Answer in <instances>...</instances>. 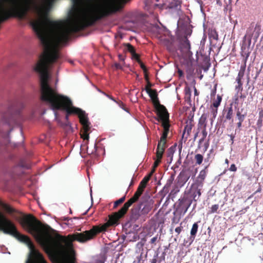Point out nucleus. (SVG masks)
<instances>
[{
  "mask_svg": "<svg viewBox=\"0 0 263 263\" xmlns=\"http://www.w3.org/2000/svg\"><path fill=\"white\" fill-rule=\"evenodd\" d=\"M110 14H76L65 24L53 21L49 18H40L33 22V29L44 48L38 62L34 68L40 74L41 99L53 110L66 111L65 123L57 118L58 124L62 126H69V116L77 115L78 117L83 110L72 105L71 100L58 93L56 88L49 83L48 69L51 65L59 58L58 49L67 43L71 34L93 25L96 22Z\"/></svg>",
  "mask_w": 263,
  "mask_h": 263,
  "instance_id": "nucleus-1",
  "label": "nucleus"
},
{
  "mask_svg": "<svg viewBox=\"0 0 263 263\" xmlns=\"http://www.w3.org/2000/svg\"><path fill=\"white\" fill-rule=\"evenodd\" d=\"M137 201L132 197L126 202L117 212L109 216L108 221L100 226H95L88 231L76 233L73 235L63 236L57 234L45 237L50 227L43 224L31 214H29V233L44 248L46 253L55 263H76V258L70 252L72 249V241L85 242L93 239L99 233L106 231L107 228L118 223L119 220L126 213L128 208Z\"/></svg>",
  "mask_w": 263,
  "mask_h": 263,
  "instance_id": "nucleus-2",
  "label": "nucleus"
},
{
  "mask_svg": "<svg viewBox=\"0 0 263 263\" xmlns=\"http://www.w3.org/2000/svg\"><path fill=\"white\" fill-rule=\"evenodd\" d=\"M20 112V110L16 109L14 106L10 107L7 112L3 115L1 123L8 127L13 124H17L21 119Z\"/></svg>",
  "mask_w": 263,
  "mask_h": 263,
  "instance_id": "nucleus-3",
  "label": "nucleus"
},
{
  "mask_svg": "<svg viewBox=\"0 0 263 263\" xmlns=\"http://www.w3.org/2000/svg\"><path fill=\"white\" fill-rule=\"evenodd\" d=\"M11 236H13L19 241L26 243L30 250L31 253L33 254L37 251L35 249V247L31 241L30 238L25 235L21 234L17 230V228L15 224L13 223L12 227L11 228Z\"/></svg>",
  "mask_w": 263,
  "mask_h": 263,
  "instance_id": "nucleus-4",
  "label": "nucleus"
},
{
  "mask_svg": "<svg viewBox=\"0 0 263 263\" xmlns=\"http://www.w3.org/2000/svg\"><path fill=\"white\" fill-rule=\"evenodd\" d=\"M79 118L80 123L82 125V129L81 130V137L84 140H88L89 137V133L90 129V123L88 121L87 115L85 111H82Z\"/></svg>",
  "mask_w": 263,
  "mask_h": 263,
  "instance_id": "nucleus-5",
  "label": "nucleus"
},
{
  "mask_svg": "<svg viewBox=\"0 0 263 263\" xmlns=\"http://www.w3.org/2000/svg\"><path fill=\"white\" fill-rule=\"evenodd\" d=\"M13 222L0 211V231L8 235L11 234Z\"/></svg>",
  "mask_w": 263,
  "mask_h": 263,
  "instance_id": "nucleus-6",
  "label": "nucleus"
},
{
  "mask_svg": "<svg viewBox=\"0 0 263 263\" xmlns=\"http://www.w3.org/2000/svg\"><path fill=\"white\" fill-rule=\"evenodd\" d=\"M251 35L248 34H246L243 37L241 47V54L242 57L245 58V61L247 60L251 53Z\"/></svg>",
  "mask_w": 263,
  "mask_h": 263,
  "instance_id": "nucleus-7",
  "label": "nucleus"
},
{
  "mask_svg": "<svg viewBox=\"0 0 263 263\" xmlns=\"http://www.w3.org/2000/svg\"><path fill=\"white\" fill-rule=\"evenodd\" d=\"M28 167V164L26 161L23 159L21 160L18 163L12 168L11 172L12 177L15 179L17 177L20 176L23 173V169Z\"/></svg>",
  "mask_w": 263,
  "mask_h": 263,
  "instance_id": "nucleus-8",
  "label": "nucleus"
},
{
  "mask_svg": "<svg viewBox=\"0 0 263 263\" xmlns=\"http://www.w3.org/2000/svg\"><path fill=\"white\" fill-rule=\"evenodd\" d=\"M180 49L184 55L189 58L192 56L191 51V45L189 40L186 36H184L180 43Z\"/></svg>",
  "mask_w": 263,
  "mask_h": 263,
  "instance_id": "nucleus-9",
  "label": "nucleus"
},
{
  "mask_svg": "<svg viewBox=\"0 0 263 263\" xmlns=\"http://www.w3.org/2000/svg\"><path fill=\"white\" fill-rule=\"evenodd\" d=\"M154 201L152 199H148L145 200L141 201L139 203V205L141 206V213L145 216L146 215L153 209Z\"/></svg>",
  "mask_w": 263,
  "mask_h": 263,
  "instance_id": "nucleus-10",
  "label": "nucleus"
},
{
  "mask_svg": "<svg viewBox=\"0 0 263 263\" xmlns=\"http://www.w3.org/2000/svg\"><path fill=\"white\" fill-rule=\"evenodd\" d=\"M151 99L158 117L168 112L166 107L160 103L158 97Z\"/></svg>",
  "mask_w": 263,
  "mask_h": 263,
  "instance_id": "nucleus-11",
  "label": "nucleus"
},
{
  "mask_svg": "<svg viewBox=\"0 0 263 263\" xmlns=\"http://www.w3.org/2000/svg\"><path fill=\"white\" fill-rule=\"evenodd\" d=\"M164 115V117L163 116V115L158 116V117L162 121V125L163 127V133L168 134L170 126L169 123V114L168 112H167L166 114V115L165 114Z\"/></svg>",
  "mask_w": 263,
  "mask_h": 263,
  "instance_id": "nucleus-12",
  "label": "nucleus"
},
{
  "mask_svg": "<svg viewBox=\"0 0 263 263\" xmlns=\"http://www.w3.org/2000/svg\"><path fill=\"white\" fill-rule=\"evenodd\" d=\"M191 203L192 200L190 201L188 205H184L183 200L180 201L178 205L174 211V214H180L182 217L185 214Z\"/></svg>",
  "mask_w": 263,
  "mask_h": 263,
  "instance_id": "nucleus-13",
  "label": "nucleus"
},
{
  "mask_svg": "<svg viewBox=\"0 0 263 263\" xmlns=\"http://www.w3.org/2000/svg\"><path fill=\"white\" fill-rule=\"evenodd\" d=\"M141 206L137 204L134 206L131 211L132 219L135 221L138 220L141 217H144V215L141 213Z\"/></svg>",
  "mask_w": 263,
  "mask_h": 263,
  "instance_id": "nucleus-14",
  "label": "nucleus"
},
{
  "mask_svg": "<svg viewBox=\"0 0 263 263\" xmlns=\"http://www.w3.org/2000/svg\"><path fill=\"white\" fill-rule=\"evenodd\" d=\"M233 114L232 104H231L230 106L224 108L222 111L223 116L225 118L224 121L231 120L233 122Z\"/></svg>",
  "mask_w": 263,
  "mask_h": 263,
  "instance_id": "nucleus-15",
  "label": "nucleus"
},
{
  "mask_svg": "<svg viewBox=\"0 0 263 263\" xmlns=\"http://www.w3.org/2000/svg\"><path fill=\"white\" fill-rule=\"evenodd\" d=\"M201 194L200 189L194 186H192L189 192V197L192 198L191 200L195 202L199 199Z\"/></svg>",
  "mask_w": 263,
  "mask_h": 263,
  "instance_id": "nucleus-16",
  "label": "nucleus"
},
{
  "mask_svg": "<svg viewBox=\"0 0 263 263\" xmlns=\"http://www.w3.org/2000/svg\"><path fill=\"white\" fill-rule=\"evenodd\" d=\"M193 126L194 125L192 121L187 122L186 125L185 126L182 136V140H184V142L187 140L190 136Z\"/></svg>",
  "mask_w": 263,
  "mask_h": 263,
  "instance_id": "nucleus-17",
  "label": "nucleus"
},
{
  "mask_svg": "<svg viewBox=\"0 0 263 263\" xmlns=\"http://www.w3.org/2000/svg\"><path fill=\"white\" fill-rule=\"evenodd\" d=\"M0 207H1L4 211L8 214H11L16 212V210L11 207L9 204L3 201L0 199Z\"/></svg>",
  "mask_w": 263,
  "mask_h": 263,
  "instance_id": "nucleus-18",
  "label": "nucleus"
},
{
  "mask_svg": "<svg viewBox=\"0 0 263 263\" xmlns=\"http://www.w3.org/2000/svg\"><path fill=\"white\" fill-rule=\"evenodd\" d=\"M149 179L150 176H145L140 182L137 190L143 193Z\"/></svg>",
  "mask_w": 263,
  "mask_h": 263,
  "instance_id": "nucleus-19",
  "label": "nucleus"
},
{
  "mask_svg": "<svg viewBox=\"0 0 263 263\" xmlns=\"http://www.w3.org/2000/svg\"><path fill=\"white\" fill-rule=\"evenodd\" d=\"M181 2L180 0H173L170 5L169 8L176 10H179L181 8Z\"/></svg>",
  "mask_w": 263,
  "mask_h": 263,
  "instance_id": "nucleus-20",
  "label": "nucleus"
},
{
  "mask_svg": "<svg viewBox=\"0 0 263 263\" xmlns=\"http://www.w3.org/2000/svg\"><path fill=\"white\" fill-rule=\"evenodd\" d=\"M166 143H160V141H158V143L157 147L156 149V155H158L159 152L161 153V156H163L164 152L166 148Z\"/></svg>",
  "mask_w": 263,
  "mask_h": 263,
  "instance_id": "nucleus-21",
  "label": "nucleus"
},
{
  "mask_svg": "<svg viewBox=\"0 0 263 263\" xmlns=\"http://www.w3.org/2000/svg\"><path fill=\"white\" fill-rule=\"evenodd\" d=\"M173 179L172 178H170L167 180L166 184H165L164 186L162 189V191L163 193H164L165 194H167L168 193L170 190V187L173 184Z\"/></svg>",
  "mask_w": 263,
  "mask_h": 263,
  "instance_id": "nucleus-22",
  "label": "nucleus"
},
{
  "mask_svg": "<svg viewBox=\"0 0 263 263\" xmlns=\"http://www.w3.org/2000/svg\"><path fill=\"white\" fill-rule=\"evenodd\" d=\"M246 70V64L244 65H241L238 73V76L236 78V81H241L242 79L243 78L245 72Z\"/></svg>",
  "mask_w": 263,
  "mask_h": 263,
  "instance_id": "nucleus-23",
  "label": "nucleus"
},
{
  "mask_svg": "<svg viewBox=\"0 0 263 263\" xmlns=\"http://www.w3.org/2000/svg\"><path fill=\"white\" fill-rule=\"evenodd\" d=\"M145 89L146 92L148 94L151 99H153L158 97V93L156 90L152 89L148 87H145Z\"/></svg>",
  "mask_w": 263,
  "mask_h": 263,
  "instance_id": "nucleus-24",
  "label": "nucleus"
},
{
  "mask_svg": "<svg viewBox=\"0 0 263 263\" xmlns=\"http://www.w3.org/2000/svg\"><path fill=\"white\" fill-rule=\"evenodd\" d=\"M198 229V224L197 222L194 223L193 224L192 228L191 230V238H193L192 241L195 239Z\"/></svg>",
  "mask_w": 263,
  "mask_h": 263,
  "instance_id": "nucleus-25",
  "label": "nucleus"
},
{
  "mask_svg": "<svg viewBox=\"0 0 263 263\" xmlns=\"http://www.w3.org/2000/svg\"><path fill=\"white\" fill-rule=\"evenodd\" d=\"M209 164L208 165L205 167V168L204 170H201L198 176V179L199 181H200L201 182L203 181V180L205 179L206 176V171H205L206 169L208 168L209 167Z\"/></svg>",
  "mask_w": 263,
  "mask_h": 263,
  "instance_id": "nucleus-26",
  "label": "nucleus"
},
{
  "mask_svg": "<svg viewBox=\"0 0 263 263\" xmlns=\"http://www.w3.org/2000/svg\"><path fill=\"white\" fill-rule=\"evenodd\" d=\"M243 109H241L240 111L239 109L236 111V118L238 120V121H239L240 122H243L245 117L247 116V113L245 112V114H242V111Z\"/></svg>",
  "mask_w": 263,
  "mask_h": 263,
  "instance_id": "nucleus-27",
  "label": "nucleus"
},
{
  "mask_svg": "<svg viewBox=\"0 0 263 263\" xmlns=\"http://www.w3.org/2000/svg\"><path fill=\"white\" fill-rule=\"evenodd\" d=\"M203 156L200 154H196L194 156L196 165H201L203 161Z\"/></svg>",
  "mask_w": 263,
  "mask_h": 263,
  "instance_id": "nucleus-28",
  "label": "nucleus"
},
{
  "mask_svg": "<svg viewBox=\"0 0 263 263\" xmlns=\"http://www.w3.org/2000/svg\"><path fill=\"white\" fill-rule=\"evenodd\" d=\"M33 255L38 258L37 263H48L47 261L45 259L43 255L38 251L34 253ZM27 263H29L28 261L27 262Z\"/></svg>",
  "mask_w": 263,
  "mask_h": 263,
  "instance_id": "nucleus-29",
  "label": "nucleus"
},
{
  "mask_svg": "<svg viewBox=\"0 0 263 263\" xmlns=\"http://www.w3.org/2000/svg\"><path fill=\"white\" fill-rule=\"evenodd\" d=\"M123 45L125 47L124 50L129 52L131 54L136 51L134 47L130 43H124Z\"/></svg>",
  "mask_w": 263,
  "mask_h": 263,
  "instance_id": "nucleus-30",
  "label": "nucleus"
},
{
  "mask_svg": "<svg viewBox=\"0 0 263 263\" xmlns=\"http://www.w3.org/2000/svg\"><path fill=\"white\" fill-rule=\"evenodd\" d=\"M207 118V115L205 114H203L199 119V124L200 125H203V128H206V121Z\"/></svg>",
  "mask_w": 263,
  "mask_h": 263,
  "instance_id": "nucleus-31",
  "label": "nucleus"
},
{
  "mask_svg": "<svg viewBox=\"0 0 263 263\" xmlns=\"http://www.w3.org/2000/svg\"><path fill=\"white\" fill-rule=\"evenodd\" d=\"M157 159L155 161L153 168H156L158 165L160 164L161 161V159L162 158V156H161V153L159 152L158 155H156Z\"/></svg>",
  "mask_w": 263,
  "mask_h": 263,
  "instance_id": "nucleus-32",
  "label": "nucleus"
},
{
  "mask_svg": "<svg viewBox=\"0 0 263 263\" xmlns=\"http://www.w3.org/2000/svg\"><path fill=\"white\" fill-rule=\"evenodd\" d=\"M222 97L219 95H217L216 99L214 101L212 105H213V107H218L220 105Z\"/></svg>",
  "mask_w": 263,
  "mask_h": 263,
  "instance_id": "nucleus-33",
  "label": "nucleus"
},
{
  "mask_svg": "<svg viewBox=\"0 0 263 263\" xmlns=\"http://www.w3.org/2000/svg\"><path fill=\"white\" fill-rule=\"evenodd\" d=\"M176 144L174 145L171 146L167 151V156L170 157L171 159L173 158V154L175 152Z\"/></svg>",
  "mask_w": 263,
  "mask_h": 263,
  "instance_id": "nucleus-34",
  "label": "nucleus"
},
{
  "mask_svg": "<svg viewBox=\"0 0 263 263\" xmlns=\"http://www.w3.org/2000/svg\"><path fill=\"white\" fill-rule=\"evenodd\" d=\"M173 215H174V216L172 219V224H174V223L177 224V223H179V222L180 221V220L182 217L180 216V214L179 215L178 214H174V212Z\"/></svg>",
  "mask_w": 263,
  "mask_h": 263,
  "instance_id": "nucleus-35",
  "label": "nucleus"
},
{
  "mask_svg": "<svg viewBox=\"0 0 263 263\" xmlns=\"http://www.w3.org/2000/svg\"><path fill=\"white\" fill-rule=\"evenodd\" d=\"M202 137L199 140V143H198V147H200V144L204 141V139H205L208 133L206 132V128H203V130H202Z\"/></svg>",
  "mask_w": 263,
  "mask_h": 263,
  "instance_id": "nucleus-36",
  "label": "nucleus"
},
{
  "mask_svg": "<svg viewBox=\"0 0 263 263\" xmlns=\"http://www.w3.org/2000/svg\"><path fill=\"white\" fill-rule=\"evenodd\" d=\"M210 37L212 38L214 40H218V34L215 29L211 30L209 33Z\"/></svg>",
  "mask_w": 263,
  "mask_h": 263,
  "instance_id": "nucleus-37",
  "label": "nucleus"
},
{
  "mask_svg": "<svg viewBox=\"0 0 263 263\" xmlns=\"http://www.w3.org/2000/svg\"><path fill=\"white\" fill-rule=\"evenodd\" d=\"M217 108L218 107H213V105H211V114L213 116L212 120H213V119H215L217 116V111H218Z\"/></svg>",
  "mask_w": 263,
  "mask_h": 263,
  "instance_id": "nucleus-38",
  "label": "nucleus"
},
{
  "mask_svg": "<svg viewBox=\"0 0 263 263\" xmlns=\"http://www.w3.org/2000/svg\"><path fill=\"white\" fill-rule=\"evenodd\" d=\"M125 199V195L120 198L119 199L116 200L114 202V208H116L120 204L123 203Z\"/></svg>",
  "mask_w": 263,
  "mask_h": 263,
  "instance_id": "nucleus-39",
  "label": "nucleus"
},
{
  "mask_svg": "<svg viewBox=\"0 0 263 263\" xmlns=\"http://www.w3.org/2000/svg\"><path fill=\"white\" fill-rule=\"evenodd\" d=\"M218 209H219L218 204L213 205L211 208V210L209 211V213L212 214V213H217V211H218Z\"/></svg>",
  "mask_w": 263,
  "mask_h": 263,
  "instance_id": "nucleus-40",
  "label": "nucleus"
},
{
  "mask_svg": "<svg viewBox=\"0 0 263 263\" xmlns=\"http://www.w3.org/2000/svg\"><path fill=\"white\" fill-rule=\"evenodd\" d=\"M167 135L168 134L163 133L159 141H160V143H166Z\"/></svg>",
  "mask_w": 263,
  "mask_h": 263,
  "instance_id": "nucleus-41",
  "label": "nucleus"
},
{
  "mask_svg": "<svg viewBox=\"0 0 263 263\" xmlns=\"http://www.w3.org/2000/svg\"><path fill=\"white\" fill-rule=\"evenodd\" d=\"M116 102L123 110L126 111L127 112L128 111V110H127V108L125 107V104L122 101H121L120 100H118V101H117Z\"/></svg>",
  "mask_w": 263,
  "mask_h": 263,
  "instance_id": "nucleus-42",
  "label": "nucleus"
},
{
  "mask_svg": "<svg viewBox=\"0 0 263 263\" xmlns=\"http://www.w3.org/2000/svg\"><path fill=\"white\" fill-rule=\"evenodd\" d=\"M142 192H140V191L137 190L136 192L135 193L134 196H133L136 200L137 201L140 197V196L142 195Z\"/></svg>",
  "mask_w": 263,
  "mask_h": 263,
  "instance_id": "nucleus-43",
  "label": "nucleus"
},
{
  "mask_svg": "<svg viewBox=\"0 0 263 263\" xmlns=\"http://www.w3.org/2000/svg\"><path fill=\"white\" fill-rule=\"evenodd\" d=\"M185 97H187L188 98H190L191 97V89L189 87H186L185 88Z\"/></svg>",
  "mask_w": 263,
  "mask_h": 263,
  "instance_id": "nucleus-44",
  "label": "nucleus"
},
{
  "mask_svg": "<svg viewBox=\"0 0 263 263\" xmlns=\"http://www.w3.org/2000/svg\"><path fill=\"white\" fill-rule=\"evenodd\" d=\"M138 63L139 64L140 67L142 69L144 73H146V72H147V69L146 66L142 63V62L141 61H139V62H138Z\"/></svg>",
  "mask_w": 263,
  "mask_h": 263,
  "instance_id": "nucleus-45",
  "label": "nucleus"
},
{
  "mask_svg": "<svg viewBox=\"0 0 263 263\" xmlns=\"http://www.w3.org/2000/svg\"><path fill=\"white\" fill-rule=\"evenodd\" d=\"M238 85L236 86L235 89H238V91H242V83L241 81H237Z\"/></svg>",
  "mask_w": 263,
  "mask_h": 263,
  "instance_id": "nucleus-46",
  "label": "nucleus"
},
{
  "mask_svg": "<svg viewBox=\"0 0 263 263\" xmlns=\"http://www.w3.org/2000/svg\"><path fill=\"white\" fill-rule=\"evenodd\" d=\"M132 59H134L137 61V62H139V61H141L139 54L136 53V51L132 54Z\"/></svg>",
  "mask_w": 263,
  "mask_h": 263,
  "instance_id": "nucleus-47",
  "label": "nucleus"
},
{
  "mask_svg": "<svg viewBox=\"0 0 263 263\" xmlns=\"http://www.w3.org/2000/svg\"><path fill=\"white\" fill-rule=\"evenodd\" d=\"M144 78H145V80L147 82V84L146 87H151L152 85H151V83L149 81V78H148V74H147V72H146V73H144Z\"/></svg>",
  "mask_w": 263,
  "mask_h": 263,
  "instance_id": "nucleus-48",
  "label": "nucleus"
},
{
  "mask_svg": "<svg viewBox=\"0 0 263 263\" xmlns=\"http://www.w3.org/2000/svg\"><path fill=\"white\" fill-rule=\"evenodd\" d=\"M182 224V222H181L180 226L179 227H177L175 230V232L177 233L178 235H179L181 233L183 229V227L181 226Z\"/></svg>",
  "mask_w": 263,
  "mask_h": 263,
  "instance_id": "nucleus-49",
  "label": "nucleus"
},
{
  "mask_svg": "<svg viewBox=\"0 0 263 263\" xmlns=\"http://www.w3.org/2000/svg\"><path fill=\"white\" fill-rule=\"evenodd\" d=\"M229 170L231 172H236L237 168L235 164H232L231 165L230 167L229 168Z\"/></svg>",
  "mask_w": 263,
  "mask_h": 263,
  "instance_id": "nucleus-50",
  "label": "nucleus"
},
{
  "mask_svg": "<svg viewBox=\"0 0 263 263\" xmlns=\"http://www.w3.org/2000/svg\"><path fill=\"white\" fill-rule=\"evenodd\" d=\"M194 71V69L192 67V64H191V67H189L186 69V72L189 74H192Z\"/></svg>",
  "mask_w": 263,
  "mask_h": 263,
  "instance_id": "nucleus-51",
  "label": "nucleus"
},
{
  "mask_svg": "<svg viewBox=\"0 0 263 263\" xmlns=\"http://www.w3.org/2000/svg\"><path fill=\"white\" fill-rule=\"evenodd\" d=\"M123 65V63L122 64L119 63H115L114 65L117 69H122Z\"/></svg>",
  "mask_w": 263,
  "mask_h": 263,
  "instance_id": "nucleus-52",
  "label": "nucleus"
},
{
  "mask_svg": "<svg viewBox=\"0 0 263 263\" xmlns=\"http://www.w3.org/2000/svg\"><path fill=\"white\" fill-rule=\"evenodd\" d=\"M152 30L154 31L157 32L159 34L160 33H159L160 28L158 25H155V26H153Z\"/></svg>",
  "mask_w": 263,
  "mask_h": 263,
  "instance_id": "nucleus-53",
  "label": "nucleus"
},
{
  "mask_svg": "<svg viewBox=\"0 0 263 263\" xmlns=\"http://www.w3.org/2000/svg\"><path fill=\"white\" fill-rule=\"evenodd\" d=\"M118 58H119V59L120 61H122V63L123 64H124V60H125V57L124 56H123V55L121 54H119L118 55Z\"/></svg>",
  "mask_w": 263,
  "mask_h": 263,
  "instance_id": "nucleus-54",
  "label": "nucleus"
},
{
  "mask_svg": "<svg viewBox=\"0 0 263 263\" xmlns=\"http://www.w3.org/2000/svg\"><path fill=\"white\" fill-rule=\"evenodd\" d=\"M216 93V85L215 86L214 88L212 90L211 93V97H214Z\"/></svg>",
  "mask_w": 263,
  "mask_h": 263,
  "instance_id": "nucleus-55",
  "label": "nucleus"
},
{
  "mask_svg": "<svg viewBox=\"0 0 263 263\" xmlns=\"http://www.w3.org/2000/svg\"><path fill=\"white\" fill-rule=\"evenodd\" d=\"M103 93L107 97H108L109 99H110V100L114 101V102H116L117 101L115 100V99L112 97L111 96L109 95H108L105 92H103Z\"/></svg>",
  "mask_w": 263,
  "mask_h": 263,
  "instance_id": "nucleus-56",
  "label": "nucleus"
},
{
  "mask_svg": "<svg viewBox=\"0 0 263 263\" xmlns=\"http://www.w3.org/2000/svg\"><path fill=\"white\" fill-rule=\"evenodd\" d=\"M151 263H157V255L155 256L151 260Z\"/></svg>",
  "mask_w": 263,
  "mask_h": 263,
  "instance_id": "nucleus-57",
  "label": "nucleus"
},
{
  "mask_svg": "<svg viewBox=\"0 0 263 263\" xmlns=\"http://www.w3.org/2000/svg\"><path fill=\"white\" fill-rule=\"evenodd\" d=\"M179 191V190L177 186H175L174 189L171 191V194H176L177 192Z\"/></svg>",
  "mask_w": 263,
  "mask_h": 263,
  "instance_id": "nucleus-58",
  "label": "nucleus"
},
{
  "mask_svg": "<svg viewBox=\"0 0 263 263\" xmlns=\"http://www.w3.org/2000/svg\"><path fill=\"white\" fill-rule=\"evenodd\" d=\"M157 240V237H154L153 238H152L151 239V241L150 242H151V243H155Z\"/></svg>",
  "mask_w": 263,
  "mask_h": 263,
  "instance_id": "nucleus-59",
  "label": "nucleus"
},
{
  "mask_svg": "<svg viewBox=\"0 0 263 263\" xmlns=\"http://www.w3.org/2000/svg\"><path fill=\"white\" fill-rule=\"evenodd\" d=\"M230 138H231V143L232 144L234 142V139L235 138V136L233 134H231L230 135Z\"/></svg>",
  "mask_w": 263,
  "mask_h": 263,
  "instance_id": "nucleus-60",
  "label": "nucleus"
},
{
  "mask_svg": "<svg viewBox=\"0 0 263 263\" xmlns=\"http://www.w3.org/2000/svg\"><path fill=\"white\" fill-rule=\"evenodd\" d=\"M242 122H243L238 121V122L237 123V126L238 128H240L241 127Z\"/></svg>",
  "mask_w": 263,
  "mask_h": 263,
  "instance_id": "nucleus-61",
  "label": "nucleus"
},
{
  "mask_svg": "<svg viewBox=\"0 0 263 263\" xmlns=\"http://www.w3.org/2000/svg\"><path fill=\"white\" fill-rule=\"evenodd\" d=\"M194 95L195 96H198L199 95V93L197 91V89H196V88L194 86Z\"/></svg>",
  "mask_w": 263,
  "mask_h": 263,
  "instance_id": "nucleus-62",
  "label": "nucleus"
},
{
  "mask_svg": "<svg viewBox=\"0 0 263 263\" xmlns=\"http://www.w3.org/2000/svg\"><path fill=\"white\" fill-rule=\"evenodd\" d=\"M209 143L208 142H207L206 143H205L204 144V150L205 151L207 150L208 147H209Z\"/></svg>",
  "mask_w": 263,
  "mask_h": 263,
  "instance_id": "nucleus-63",
  "label": "nucleus"
},
{
  "mask_svg": "<svg viewBox=\"0 0 263 263\" xmlns=\"http://www.w3.org/2000/svg\"><path fill=\"white\" fill-rule=\"evenodd\" d=\"M261 191V188L260 186L259 187V188L257 189V191H255V192L254 193V194L257 193H259Z\"/></svg>",
  "mask_w": 263,
  "mask_h": 263,
  "instance_id": "nucleus-64",
  "label": "nucleus"
}]
</instances>
